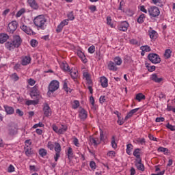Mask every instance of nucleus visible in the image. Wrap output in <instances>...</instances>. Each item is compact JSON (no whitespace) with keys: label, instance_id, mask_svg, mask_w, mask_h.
Returning a JSON list of instances; mask_svg holds the SVG:
<instances>
[{"label":"nucleus","instance_id":"1","mask_svg":"<svg viewBox=\"0 0 175 175\" xmlns=\"http://www.w3.org/2000/svg\"><path fill=\"white\" fill-rule=\"evenodd\" d=\"M46 23H47V19H46L44 15H39L33 19L34 25L40 29H46Z\"/></svg>","mask_w":175,"mask_h":175},{"label":"nucleus","instance_id":"2","mask_svg":"<svg viewBox=\"0 0 175 175\" xmlns=\"http://www.w3.org/2000/svg\"><path fill=\"white\" fill-rule=\"evenodd\" d=\"M48 96H51V94L54 93L59 88V82L57 80L52 81L49 85Z\"/></svg>","mask_w":175,"mask_h":175},{"label":"nucleus","instance_id":"3","mask_svg":"<svg viewBox=\"0 0 175 175\" xmlns=\"http://www.w3.org/2000/svg\"><path fill=\"white\" fill-rule=\"evenodd\" d=\"M148 59H149L152 64H161V57L157 53H150L148 55Z\"/></svg>","mask_w":175,"mask_h":175},{"label":"nucleus","instance_id":"4","mask_svg":"<svg viewBox=\"0 0 175 175\" xmlns=\"http://www.w3.org/2000/svg\"><path fill=\"white\" fill-rule=\"evenodd\" d=\"M148 12L150 17H158V16L161 14V11H159V8L155 6L150 7L148 9Z\"/></svg>","mask_w":175,"mask_h":175},{"label":"nucleus","instance_id":"5","mask_svg":"<svg viewBox=\"0 0 175 175\" xmlns=\"http://www.w3.org/2000/svg\"><path fill=\"white\" fill-rule=\"evenodd\" d=\"M17 29V21H13L8 24V27L7 28L8 32L10 33H14V31Z\"/></svg>","mask_w":175,"mask_h":175},{"label":"nucleus","instance_id":"6","mask_svg":"<svg viewBox=\"0 0 175 175\" xmlns=\"http://www.w3.org/2000/svg\"><path fill=\"white\" fill-rule=\"evenodd\" d=\"M27 3L29 6L33 9V10H38L39 4L36 0H27Z\"/></svg>","mask_w":175,"mask_h":175},{"label":"nucleus","instance_id":"7","mask_svg":"<svg viewBox=\"0 0 175 175\" xmlns=\"http://www.w3.org/2000/svg\"><path fill=\"white\" fill-rule=\"evenodd\" d=\"M30 96L33 99H38V98H39V90H38V88L33 87L31 88L30 91Z\"/></svg>","mask_w":175,"mask_h":175},{"label":"nucleus","instance_id":"8","mask_svg":"<svg viewBox=\"0 0 175 175\" xmlns=\"http://www.w3.org/2000/svg\"><path fill=\"white\" fill-rule=\"evenodd\" d=\"M21 42H23V40H21L20 36H14L12 43L14 46H15V48L20 47V46L21 45Z\"/></svg>","mask_w":175,"mask_h":175},{"label":"nucleus","instance_id":"9","mask_svg":"<svg viewBox=\"0 0 175 175\" xmlns=\"http://www.w3.org/2000/svg\"><path fill=\"white\" fill-rule=\"evenodd\" d=\"M128 28H129V23L126 21L122 22L120 25L118 27L119 31H122V32H126V31H128Z\"/></svg>","mask_w":175,"mask_h":175},{"label":"nucleus","instance_id":"10","mask_svg":"<svg viewBox=\"0 0 175 175\" xmlns=\"http://www.w3.org/2000/svg\"><path fill=\"white\" fill-rule=\"evenodd\" d=\"M43 111L45 117H50V116H51V108H50L49 104H44L43 107Z\"/></svg>","mask_w":175,"mask_h":175},{"label":"nucleus","instance_id":"11","mask_svg":"<svg viewBox=\"0 0 175 175\" xmlns=\"http://www.w3.org/2000/svg\"><path fill=\"white\" fill-rule=\"evenodd\" d=\"M135 166L138 170L144 172V165L142 163V159L135 160Z\"/></svg>","mask_w":175,"mask_h":175},{"label":"nucleus","instance_id":"12","mask_svg":"<svg viewBox=\"0 0 175 175\" xmlns=\"http://www.w3.org/2000/svg\"><path fill=\"white\" fill-rule=\"evenodd\" d=\"M21 29H22V31H23V32H25V33H27V35H33V31L31 28L25 26V25L21 26Z\"/></svg>","mask_w":175,"mask_h":175},{"label":"nucleus","instance_id":"13","mask_svg":"<svg viewBox=\"0 0 175 175\" xmlns=\"http://www.w3.org/2000/svg\"><path fill=\"white\" fill-rule=\"evenodd\" d=\"M89 140H90L91 144H93L96 147V146H98V144H100V140L99 139V138H96V137L90 136L89 137Z\"/></svg>","mask_w":175,"mask_h":175},{"label":"nucleus","instance_id":"14","mask_svg":"<svg viewBox=\"0 0 175 175\" xmlns=\"http://www.w3.org/2000/svg\"><path fill=\"white\" fill-rule=\"evenodd\" d=\"M9 39V35L5 33H0V44H3Z\"/></svg>","mask_w":175,"mask_h":175},{"label":"nucleus","instance_id":"15","mask_svg":"<svg viewBox=\"0 0 175 175\" xmlns=\"http://www.w3.org/2000/svg\"><path fill=\"white\" fill-rule=\"evenodd\" d=\"M18 133V129L15 126H12L9 129V135L10 136H14V135H17Z\"/></svg>","mask_w":175,"mask_h":175},{"label":"nucleus","instance_id":"16","mask_svg":"<svg viewBox=\"0 0 175 175\" xmlns=\"http://www.w3.org/2000/svg\"><path fill=\"white\" fill-rule=\"evenodd\" d=\"M108 69L113 72H117L118 68H117V65L114 62L111 61L108 64Z\"/></svg>","mask_w":175,"mask_h":175},{"label":"nucleus","instance_id":"17","mask_svg":"<svg viewBox=\"0 0 175 175\" xmlns=\"http://www.w3.org/2000/svg\"><path fill=\"white\" fill-rule=\"evenodd\" d=\"M137 111H139V108L134 109L130 111L126 116L124 120L126 121V120H129V118H131V117H132V116H133L135 113H137Z\"/></svg>","mask_w":175,"mask_h":175},{"label":"nucleus","instance_id":"18","mask_svg":"<svg viewBox=\"0 0 175 175\" xmlns=\"http://www.w3.org/2000/svg\"><path fill=\"white\" fill-rule=\"evenodd\" d=\"M5 46L10 51H12V50H14V49H16V46H14V44H13L12 41V42H7L5 44Z\"/></svg>","mask_w":175,"mask_h":175},{"label":"nucleus","instance_id":"19","mask_svg":"<svg viewBox=\"0 0 175 175\" xmlns=\"http://www.w3.org/2000/svg\"><path fill=\"white\" fill-rule=\"evenodd\" d=\"M31 63V57H28V56H25V57H23V59H22V65L23 66H25L27 65H28V64Z\"/></svg>","mask_w":175,"mask_h":175},{"label":"nucleus","instance_id":"20","mask_svg":"<svg viewBox=\"0 0 175 175\" xmlns=\"http://www.w3.org/2000/svg\"><path fill=\"white\" fill-rule=\"evenodd\" d=\"M5 111L7 113V114H13L14 113V108L4 105Z\"/></svg>","mask_w":175,"mask_h":175},{"label":"nucleus","instance_id":"21","mask_svg":"<svg viewBox=\"0 0 175 175\" xmlns=\"http://www.w3.org/2000/svg\"><path fill=\"white\" fill-rule=\"evenodd\" d=\"M150 79L152 81H154V83H161V81L163 80V78H158V75H157V74H152Z\"/></svg>","mask_w":175,"mask_h":175},{"label":"nucleus","instance_id":"22","mask_svg":"<svg viewBox=\"0 0 175 175\" xmlns=\"http://www.w3.org/2000/svg\"><path fill=\"white\" fill-rule=\"evenodd\" d=\"M79 118H81V120H85V118H87V111L85 109H82L79 111Z\"/></svg>","mask_w":175,"mask_h":175},{"label":"nucleus","instance_id":"23","mask_svg":"<svg viewBox=\"0 0 175 175\" xmlns=\"http://www.w3.org/2000/svg\"><path fill=\"white\" fill-rule=\"evenodd\" d=\"M25 152L27 157H29V155H32V154H33V150H32L31 146H26L25 147Z\"/></svg>","mask_w":175,"mask_h":175},{"label":"nucleus","instance_id":"24","mask_svg":"<svg viewBox=\"0 0 175 175\" xmlns=\"http://www.w3.org/2000/svg\"><path fill=\"white\" fill-rule=\"evenodd\" d=\"M100 83H101V85L103 88H106L107 87V85H109L108 80L105 77H103L100 78Z\"/></svg>","mask_w":175,"mask_h":175},{"label":"nucleus","instance_id":"25","mask_svg":"<svg viewBox=\"0 0 175 175\" xmlns=\"http://www.w3.org/2000/svg\"><path fill=\"white\" fill-rule=\"evenodd\" d=\"M69 72L72 79L74 80L75 79H77V76H79V72L77 70L71 69L69 70Z\"/></svg>","mask_w":175,"mask_h":175},{"label":"nucleus","instance_id":"26","mask_svg":"<svg viewBox=\"0 0 175 175\" xmlns=\"http://www.w3.org/2000/svg\"><path fill=\"white\" fill-rule=\"evenodd\" d=\"M38 103H39V99L28 100L27 101H26V105L27 106H31V105H33L34 106H36V105H38Z\"/></svg>","mask_w":175,"mask_h":175},{"label":"nucleus","instance_id":"27","mask_svg":"<svg viewBox=\"0 0 175 175\" xmlns=\"http://www.w3.org/2000/svg\"><path fill=\"white\" fill-rule=\"evenodd\" d=\"M136 100H138V102H141L142 100L146 99V96L143 94L142 93H139L135 96Z\"/></svg>","mask_w":175,"mask_h":175},{"label":"nucleus","instance_id":"28","mask_svg":"<svg viewBox=\"0 0 175 175\" xmlns=\"http://www.w3.org/2000/svg\"><path fill=\"white\" fill-rule=\"evenodd\" d=\"M61 68L62 70H64V72H69V70H70V68H69V65L67 63H63L61 65Z\"/></svg>","mask_w":175,"mask_h":175},{"label":"nucleus","instance_id":"29","mask_svg":"<svg viewBox=\"0 0 175 175\" xmlns=\"http://www.w3.org/2000/svg\"><path fill=\"white\" fill-rule=\"evenodd\" d=\"M164 57L166 58V59H169L170 57H172V50L170 49H166L165 51Z\"/></svg>","mask_w":175,"mask_h":175},{"label":"nucleus","instance_id":"30","mask_svg":"<svg viewBox=\"0 0 175 175\" xmlns=\"http://www.w3.org/2000/svg\"><path fill=\"white\" fill-rule=\"evenodd\" d=\"M133 155L137 159H142L140 158V148H136L133 152Z\"/></svg>","mask_w":175,"mask_h":175},{"label":"nucleus","instance_id":"31","mask_svg":"<svg viewBox=\"0 0 175 175\" xmlns=\"http://www.w3.org/2000/svg\"><path fill=\"white\" fill-rule=\"evenodd\" d=\"M145 65H146V67L148 68V72H154V70H155V69H156L155 66H150V64L148 62H146Z\"/></svg>","mask_w":175,"mask_h":175},{"label":"nucleus","instance_id":"32","mask_svg":"<svg viewBox=\"0 0 175 175\" xmlns=\"http://www.w3.org/2000/svg\"><path fill=\"white\" fill-rule=\"evenodd\" d=\"M133 149V145H132V144H129L126 145V153L129 155H131V152H132Z\"/></svg>","mask_w":175,"mask_h":175},{"label":"nucleus","instance_id":"33","mask_svg":"<svg viewBox=\"0 0 175 175\" xmlns=\"http://www.w3.org/2000/svg\"><path fill=\"white\" fill-rule=\"evenodd\" d=\"M149 36L150 39H157V32L155 30L149 31Z\"/></svg>","mask_w":175,"mask_h":175},{"label":"nucleus","instance_id":"34","mask_svg":"<svg viewBox=\"0 0 175 175\" xmlns=\"http://www.w3.org/2000/svg\"><path fill=\"white\" fill-rule=\"evenodd\" d=\"M113 61H114L113 64H116V65H118V66L122 64V59H121V57H116Z\"/></svg>","mask_w":175,"mask_h":175},{"label":"nucleus","instance_id":"35","mask_svg":"<svg viewBox=\"0 0 175 175\" xmlns=\"http://www.w3.org/2000/svg\"><path fill=\"white\" fill-rule=\"evenodd\" d=\"M144 18H146V15L144 14H141L137 18V23L142 24V23H144Z\"/></svg>","mask_w":175,"mask_h":175},{"label":"nucleus","instance_id":"36","mask_svg":"<svg viewBox=\"0 0 175 175\" xmlns=\"http://www.w3.org/2000/svg\"><path fill=\"white\" fill-rule=\"evenodd\" d=\"M55 151L56 152H61V145L58 142H55Z\"/></svg>","mask_w":175,"mask_h":175},{"label":"nucleus","instance_id":"37","mask_svg":"<svg viewBox=\"0 0 175 175\" xmlns=\"http://www.w3.org/2000/svg\"><path fill=\"white\" fill-rule=\"evenodd\" d=\"M67 131L68 126L62 125V127L59 129L58 133L62 135V133H64V132H66Z\"/></svg>","mask_w":175,"mask_h":175},{"label":"nucleus","instance_id":"38","mask_svg":"<svg viewBox=\"0 0 175 175\" xmlns=\"http://www.w3.org/2000/svg\"><path fill=\"white\" fill-rule=\"evenodd\" d=\"M157 151L159 152H163L164 154H167V152H169V149H167L166 148H163V147H159L157 149Z\"/></svg>","mask_w":175,"mask_h":175},{"label":"nucleus","instance_id":"39","mask_svg":"<svg viewBox=\"0 0 175 175\" xmlns=\"http://www.w3.org/2000/svg\"><path fill=\"white\" fill-rule=\"evenodd\" d=\"M39 154L42 157H46V155H47V150L46 149L41 148L39 150Z\"/></svg>","mask_w":175,"mask_h":175},{"label":"nucleus","instance_id":"40","mask_svg":"<svg viewBox=\"0 0 175 175\" xmlns=\"http://www.w3.org/2000/svg\"><path fill=\"white\" fill-rule=\"evenodd\" d=\"M142 51H146V53H149V51H151V48L148 45H145L141 46Z\"/></svg>","mask_w":175,"mask_h":175},{"label":"nucleus","instance_id":"41","mask_svg":"<svg viewBox=\"0 0 175 175\" xmlns=\"http://www.w3.org/2000/svg\"><path fill=\"white\" fill-rule=\"evenodd\" d=\"M79 106H80V102H79L77 100H74L72 105V109H77Z\"/></svg>","mask_w":175,"mask_h":175},{"label":"nucleus","instance_id":"42","mask_svg":"<svg viewBox=\"0 0 175 175\" xmlns=\"http://www.w3.org/2000/svg\"><path fill=\"white\" fill-rule=\"evenodd\" d=\"M24 13H25V9L22 8L16 13V17H21Z\"/></svg>","mask_w":175,"mask_h":175},{"label":"nucleus","instance_id":"43","mask_svg":"<svg viewBox=\"0 0 175 175\" xmlns=\"http://www.w3.org/2000/svg\"><path fill=\"white\" fill-rule=\"evenodd\" d=\"M111 146L112 147L116 149L117 148V143H116V137L115 136H113L112 137V140H111Z\"/></svg>","mask_w":175,"mask_h":175},{"label":"nucleus","instance_id":"44","mask_svg":"<svg viewBox=\"0 0 175 175\" xmlns=\"http://www.w3.org/2000/svg\"><path fill=\"white\" fill-rule=\"evenodd\" d=\"M63 88L66 92H70V88L68 87V83L66 82H64L63 85Z\"/></svg>","mask_w":175,"mask_h":175},{"label":"nucleus","instance_id":"45","mask_svg":"<svg viewBox=\"0 0 175 175\" xmlns=\"http://www.w3.org/2000/svg\"><path fill=\"white\" fill-rule=\"evenodd\" d=\"M38 126H39L40 128H43V126H44V124L43 123H42V122H39V123H38V124H34V125L33 126V128L34 129H36V128H38Z\"/></svg>","mask_w":175,"mask_h":175},{"label":"nucleus","instance_id":"46","mask_svg":"<svg viewBox=\"0 0 175 175\" xmlns=\"http://www.w3.org/2000/svg\"><path fill=\"white\" fill-rule=\"evenodd\" d=\"M90 166L92 170H95V169H96V163L95 161H90Z\"/></svg>","mask_w":175,"mask_h":175},{"label":"nucleus","instance_id":"47","mask_svg":"<svg viewBox=\"0 0 175 175\" xmlns=\"http://www.w3.org/2000/svg\"><path fill=\"white\" fill-rule=\"evenodd\" d=\"M88 51L90 54H94L95 53V46L92 45L89 47Z\"/></svg>","mask_w":175,"mask_h":175},{"label":"nucleus","instance_id":"48","mask_svg":"<svg viewBox=\"0 0 175 175\" xmlns=\"http://www.w3.org/2000/svg\"><path fill=\"white\" fill-rule=\"evenodd\" d=\"M30 43L32 47H36V46H38V42L36 40H31Z\"/></svg>","mask_w":175,"mask_h":175},{"label":"nucleus","instance_id":"49","mask_svg":"<svg viewBox=\"0 0 175 175\" xmlns=\"http://www.w3.org/2000/svg\"><path fill=\"white\" fill-rule=\"evenodd\" d=\"M72 155H73V150H72V148H70L68 150V158H72Z\"/></svg>","mask_w":175,"mask_h":175},{"label":"nucleus","instance_id":"50","mask_svg":"<svg viewBox=\"0 0 175 175\" xmlns=\"http://www.w3.org/2000/svg\"><path fill=\"white\" fill-rule=\"evenodd\" d=\"M68 18L69 20L73 21L75 18V15H73V11H71L68 14Z\"/></svg>","mask_w":175,"mask_h":175},{"label":"nucleus","instance_id":"51","mask_svg":"<svg viewBox=\"0 0 175 175\" xmlns=\"http://www.w3.org/2000/svg\"><path fill=\"white\" fill-rule=\"evenodd\" d=\"M11 79L14 81H17V80H18V76L17 75V74L14 73L12 75Z\"/></svg>","mask_w":175,"mask_h":175},{"label":"nucleus","instance_id":"52","mask_svg":"<svg viewBox=\"0 0 175 175\" xmlns=\"http://www.w3.org/2000/svg\"><path fill=\"white\" fill-rule=\"evenodd\" d=\"M166 128L167 129H170V131H175V126H173L172 124H170L169 123L166 125Z\"/></svg>","mask_w":175,"mask_h":175},{"label":"nucleus","instance_id":"53","mask_svg":"<svg viewBox=\"0 0 175 175\" xmlns=\"http://www.w3.org/2000/svg\"><path fill=\"white\" fill-rule=\"evenodd\" d=\"M64 28V26H62V25L59 24L58 26H57V28L56 29V32L57 33H59V32H61L62 31V29Z\"/></svg>","mask_w":175,"mask_h":175},{"label":"nucleus","instance_id":"54","mask_svg":"<svg viewBox=\"0 0 175 175\" xmlns=\"http://www.w3.org/2000/svg\"><path fill=\"white\" fill-rule=\"evenodd\" d=\"M90 102L93 107H95V100L94 99V96H91L90 98Z\"/></svg>","mask_w":175,"mask_h":175},{"label":"nucleus","instance_id":"55","mask_svg":"<svg viewBox=\"0 0 175 175\" xmlns=\"http://www.w3.org/2000/svg\"><path fill=\"white\" fill-rule=\"evenodd\" d=\"M107 25H110L113 28V24H111V17L107 16Z\"/></svg>","mask_w":175,"mask_h":175},{"label":"nucleus","instance_id":"56","mask_svg":"<svg viewBox=\"0 0 175 175\" xmlns=\"http://www.w3.org/2000/svg\"><path fill=\"white\" fill-rule=\"evenodd\" d=\"M8 173H13V172H14V167L12 165H10L8 167Z\"/></svg>","mask_w":175,"mask_h":175},{"label":"nucleus","instance_id":"57","mask_svg":"<svg viewBox=\"0 0 175 175\" xmlns=\"http://www.w3.org/2000/svg\"><path fill=\"white\" fill-rule=\"evenodd\" d=\"M16 113L20 116V117H23V116H24V112H23V111L20 110L19 109L16 110Z\"/></svg>","mask_w":175,"mask_h":175},{"label":"nucleus","instance_id":"58","mask_svg":"<svg viewBox=\"0 0 175 175\" xmlns=\"http://www.w3.org/2000/svg\"><path fill=\"white\" fill-rule=\"evenodd\" d=\"M90 10H91L92 13H94V12H96V6L95 5H90L89 7Z\"/></svg>","mask_w":175,"mask_h":175},{"label":"nucleus","instance_id":"59","mask_svg":"<svg viewBox=\"0 0 175 175\" xmlns=\"http://www.w3.org/2000/svg\"><path fill=\"white\" fill-rule=\"evenodd\" d=\"M106 102V96H101L100 97V103H105Z\"/></svg>","mask_w":175,"mask_h":175},{"label":"nucleus","instance_id":"60","mask_svg":"<svg viewBox=\"0 0 175 175\" xmlns=\"http://www.w3.org/2000/svg\"><path fill=\"white\" fill-rule=\"evenodd\" d=\"M73 144H75V146H76V147H79V139L77 137L74 138Z\"/></svg>","mask_w":175,"mask_h":175},{"label":"nucleus","instance_id":"61","mask_svg":"<svg viewBox=\"0 0 175 175\" xmlns=\"http://www.w3.org/2000/svg\"><path fill=\"white\" fill-rule=\"evenodd\" d=\"M108 157H116V152L111 150L107 153Z\"/></svg>","mask_w":175,"mask_h":175},{"label":"nucleus","instance_id":"62","mask_svg":"<svg viewBox=\"0 0 175 175\" xmlns=\"http://www.w3.org/2000/svg\"><path fill=\"white\" fill-rule=\"evenodd\" d=\"M48 148H49V150H54V144L51 142H48Z\"/></svg>","mask_w":175,"mask_h":175},{"label":"nucleus","instance_id":"63","mask_svg":"<svg viewBox=\"0 0 175 175\" xmlns=\"http://www.w3.org/2000/svg\"><path fill=\"white\" fill-rule=\"evenodd\" d=\"M165 121V118H157L156 122H163Z\"/></svg>","mask_w":175,"mask_h":175},{"label":"nucleus","instance_id":"64","mask_svg":"<svg viewBox=\"0 0 175 175\" xmlns=\"http://www.w3.org/2000/svg\"><path fill=\"white\" fill-rule=\"evenodd\" d=\"M35 80L32 79H29L28 83L29 84V85H35Z\"/></svg>","mask_w":175,"mask_h":175}]
</instances>
